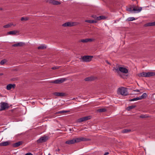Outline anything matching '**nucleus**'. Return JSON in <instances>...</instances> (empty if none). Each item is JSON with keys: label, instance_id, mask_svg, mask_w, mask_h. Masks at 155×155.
Masks as SVG:
<instances>
[{"label": "nucleus", "instance_id": "1", "mask_svg": "<svg viewBox=\"0 0 155 155\" xmlns=\"http://www.w3.org/2000/svg\"><path fill=\"white\" fill-rule=\"evenodd\" d=\"M117 93L118 94H120L124 96L128 95L127 88L123 87L119 88L118 89Z\"/></svg>", "mask_w": 155, "mask_h": 155}, {"label": "nucleus", "instance_id": "2", "mask_svg": "<svg viewBox=\"0 0 155 155\" xmlns=\"http://www.w3.org/2000/svg\"><path fill=\"white\" fill-rule=\"evenodd\" d=\"M119 66V65L117 64L116 65L117 68L114 67V68L115 70L119 74L120 72V71L121 72L124 74H127L128 73V70L126 68L123 67H120L118 66V68L117 67V66Z\"/></svg>", "mask_w": 155, "mask_h": 155}, {"label": "nucleus", "instance_id": "3", "mask_svg": "<svg viewBox=\"0 0 155 155\" xmlns=\"http://www.w3.org/2000/svg\"><path fill=\"white\" fill-rule=\"evenodd\" d=\"M67 80V78H62L60 79H56L54 81H50V83L60 84L63 83L64 81Z\"/></svg>", "mask_w": 155, "mask_h": 155}, {"label": "nucleus", "instance_id": "4", "mask_svg": "<svg viewBox=\"0 0 155 155\" xmlns=\"http://www.w3.org/2000/svg\"><path fill=\"white\" fill-rule=\"evenodd\" d=\"M93 57V56H81V59L83 62H88L91 60Z\"/></svg>", "mask_w": 155, "mask_h": 155}, {"label": "nucleus", "instance_id": "5", "mask_svg": "<svg viewBox=\"0 0 155 155\" xmlns=\"http://www.w3.org/2000/svg\"><path fill=\"white\" fill-rule=\"evenodd\" d=\"M48 139V136H44L41 137L37 141V142L38 143H42L46 142Z\"/></svg>", "mask_w": 155, "mask_h": 155}, {"label": "nucleus", "instance_id": "6", "mask_svg": "<svg viewBox=\"0 0 155 155\" xmlns=\"http://www.w3.org/2000/svg\"><path fill=\"white\" fill-rule=\"evenodd\" d=\"M0 107V111L4 110L6 109H8L9 107L8 103L3 102L1 103Z\"/></svg>", "mask_w": 155, "mask_h": 155}, {"label": "nucleus", "instance_id": "7", "mask_svg": "<svg viewBox=\"0 0 155 155\" xmlns=\"http://www.w3.org/2000/svg\"><path fill=\"white\" fill-rule=\"evenodd\" d=\"M74 139L75 143L79 142L81 141H87L90 140L89 139L84 137L77 138Z\"/></svg>", "mask_w": 155, "mask_h": 155}, {"label": "nucleus", "instance_id": "8", "mask_svg": "<svg viewBox=\"0 0 155 155\" xmlns=\"http://www.w3.org/2000/svg\"><path fill=\"white\" fill-rule=\"evenodd\" d=\"M142 8L141 7H139L138 6H136L134 5V7L132 10L135 12H139L142 10Z\"/></svg>", "mask_w": 155, "mask_h": 155}, {"label": "nucleus", "instance_id": "9", "mask_svg": "<svg viewBox=\"0 0 155 155\" xmlns=\"http://www.w3.org/2000/svg\"><path fill=\"white\" fill-rule=\"evenodd\" d=\"M48 2L49 3L53 5H58L60 4L61 3V2L59 1L53 0H50L48 1Z\"/></svg>", "mask_w": 155, "mask_h": 155}, {"label": "nucleus", "instance_id": "10", "mask_svg": "<svg viewBox=\"0 0 155 155\" xmlns=\"http://www.w3.org/2000/svg\"><path fill=\"white\" fill-rule=\"evenodd\" d=\"M23 143V141H20L15 143L13 144L12 145V146L14 147H19L20 145L22 144Z\"/></svg>", "mask_w": 155, "mask_h": 155}, {"label": "nucleus", "instance_id": "11", "mask_svg": "<svg viewBox=\"0 0 155 155\" xmlns=\"http://www.w3.org/2000/svg\"><path fill=\"white\" fill-rule=\"evenodd\" d=\"M97 78L95 77L91 76L85 78L84 80L85 81H93Z\"/></svg>", "mask_w": 155, "mask_h": 155}, {"label": "nucleus", "instance_id": "12", "mask_svg": "<svg viewBox=\"0 0 155 155\" xmlns=\"http://www.w3.org/2000/svg\"><path fill=\"white\" fill-rule=\"evenodd\" d=\"M53 94L55 96L59 97H63L65 96V94L62 92H55L53 93Z\"/></svg>", "mask_w": 155, "mask_h": 155}, {"label": "nucleus", "instance_id": "13", "mask_svg": "<svg viewBox=\"0 0 155 155\" xmlns=\"http://www.w3.org/2000/svg\"><path fill=\"white\" fill-rule=\"evenodd\" d=\"M24 45H25V43L22 42H20L13 44L12 46L13 47H21Z\"/></svg>", "mask_w": 155, "mask_h": 155}, {"label": "nucleus", "instance_id": "14", "mask_svg": "<svg viewBox=\"0 0 155 155\" xmlns=\"http://www.w3.org/2000/svg\"><path fill=\"white\" fill-rule=\"evenodd\" d=\"M10 142L9 141H5L0 143V146H5L9 145Z\"/></svg>", "mask_w": 155, "mask_h": 155}, {"label": "nucleus", "instance_id": "15", "mask_svg": "<svg viewBox=\"0 0 155 155\" xmlns=\"http://www.w3.org/2000/svg\"><path fill=\"white\" fill-rule=\"evenodd\" d=\"M146 77H149L155 76V73L154 72H149L146 73Z\"/></svg>", "mask_w": 155, "mask_h": 155}, {"label": "nucleus", "instance_id": "16", "mask_svg": "<svg viewBox=\"0 0 155 155\" xmlns=\"http://www.w3.org/2000/svg\"><path fill=\"white\" fill-rule=\"evenodd\" d=\"M75 143L74 138L71 140H67L65 142V143L68 144H72Z\"/></svg>", "mask_w": 155, "mask_h": 155}, {"label": "nucleus", "instance_id": "17", "mask_svg": "<svg viewBox=\"0 0 155 155\" xmlns=\"http://www.w3.org/2000/svg\"><path fill=\"white\" fill-rule=\"evenodd\" d=\"M18 31H13L7 32L8 35H15Z\"/></svg>", "mask_w": 155, "mask_h": 155}, {"label": "nucleus", "instance_id": "18", "mask_svg": "<svg viewBox=\"0 0 155 155\" xmlns=\"http://www.w3.org/2000/svg\"><path fill=\"white\" fill-rule=\"evenodd\" d=\"M145 25L146 26H155V21L147 23L145 24Z\"/></svg>", "mask_w": 155, "mask_h": 155}, {"label": "nucleus", "instance_id": "19", "mask_svg": "<svg viewBox=\"0 0 155 155\" xmlns=\"http://www.w3.org/2000/svg\"><path fill=\"white\" fill-rule=\"evenodd\" d=\"M106 18L105 16L101 15L97 17L96 18V20L99 21L101 19H105Z\"/></svg>", "mask_w": 155, "mask_h": 155}, {"label": "nucleus", "instance_id": "20", "mask_svg": "<svg viewBox=\"0 0 155 155\" xmlns=\"http://www.w3.org/2000/svg\"><path fill=\"white\" fill-rule=\"evenodd\" d=\"M70 110H61L58 111L57 112L56 114H62L65 113H67L70 112Z\"/></svg>", "mask_w": 155, "mask_h": 155}, {"label": "nucleus", "instance_id": "21", "mask_svg": "<svg viewBox=\"0 0 155 155\" xmlns=\"http://www.w3.org/2000/svg\"><path fill=\"white\" fill-rule=\"evenodd\" d=\"M85 21L90 23H96L97 22V21L96 20H85Z\"/></svg>", "mask_w": 155, "mask_h": 155}, {"label": "nucleus", "instance_id": "22", "mask_svg": "<svg viewBox=\"0 0 155 155\" xmlns=\"http://www.w3.org/2000/svg\"><path fill=\"white\" fill-rule=\"evenodd\" d=\"M107 110L105 108H100L97 109V112H103L106 111Z\"/></svg>", "mask_w": 155, "mask_h": 155}, {"label": "nucleus", "instance_id": "23", "mask_svg": "<svg viewBox=\"0 0 155 155\" xmlns=\"http://www.w3.org/2000/svg\"><path fill=\"white\" fill-rule=\"evenodd\" d=\"M64 27H71V22H66L62 25Z\"/></svg>", "mask_w": 155, "mask_h": 155}, {"label": "nucleus", "instance_id": "24", "mask_svg": "<svg viewBox=\"0 0 155 155\" xmlns=\"http://www.w3.org/2000/svg\"><path fill=\"white\" fill-rule=\"evenodd\" d=\"M146 73L143 72L138 74V75L139 77H146Z\"/></svg>", "mask_w": 155, "mask_h": 155}, {"label": "nucleus", "instance_id": "25", "mask_svg": "<svg viewBox=\"0 0 155 155\" xmlns=\"http://www.w3.org/2000/svg\"><path fill=\"white\" fill-rule=\"evenodd\" d=\"M136 107V105H131L127 107L126 109L128 111H130V110Z\"/></svg>", "mask_w": 155, "mask_h": 155}, {"label": "nucleus", "instance_id": "26", "mask_svg": "<svg viewBox=\"0 0 155 155\" xmlns=\"http://www.w3.org/2000/svg\"><path fill=\"white\" fill-rule=\"evenodd\" d=\"M147 96V94L146 93H144L141 96L139 97V98H140V100L142 99H144Z\"/></svg>", "mask_w": 155, "mask_h": 155}, {"label": "nucleus", "instance_id": "27", "mask_svg": "<svg viewBox=\"0 0 155 155\" xmlns=\"http://www.w3.org/2000/svg\"><path fill=\"white\" fill-rule=\"evenodd\" d=\"M134 7V5H130V7L127 9V10L128 11L132 12L133 11V10H132V9Z\"/></svg>", "mask_w": 155, "mask_h": 155}, {"label": "nucleus", "instance_id": "28", "mask_svg": "<svg viewBox=\"0 0 155 155\" xmlns=\"http://www.w3.org/2000/svg\"><path fill=\"white\" fill-rule=\"evenodd\" d=\"M85 121V118L84 117L81 118H80L78 119V122L79 123H81L82 122L84 121Z\"/></svg>", "mask_w": 155, "mask_h": 155}, {"label": "nucleus", "instance_id": "29", "mask_svg": "<svg viewBox=\"0 0 155 155\" xmlns=\"http://www.w3.org/2000/svg\"><path fill=\"white\" fill-rule=\"evenodd\" d=\"M131 130L130 129H124L122 131V132L123 133H127L129 132H130Z\"/></svg>", "mask_w": 155, "mask_h": 155}, {"label": "nucleus", "instance_id": "30", "mask_svg": "<svg viewBox=\"0 0 155 155\" xmlns=\"http://www.w3.org/2000/svg\"><path fill=\"white\" fill-rule=\"evenodd\" d=\"M135 19V18L134 17H130L128 18L127 20V21H132Z\"/></svg>", "mask_w": 155, "mask_h": 155}, {"label": "nucleus", "instance_id": "31", "mask_svg": "<svg viewBox=\"0 0 155 155\" xmlns=\"http://www.w3.org/2000/svg\"><path fill=\"white\" fill-rule=\"evenodd\" d=\"M46 47L43 45H41L38 47V49H46Z\"/></svg>", "mask_w": 155, "mask_h": 155}, {"label": "nucleus", "instance_id": "32", "mask_svg": "<svg viewBox=\"0 0 155 155\" xmlns=\"http://www.w3.org/2000/svg\"><path fill=\"white\" fill-rule=\"evenodd\" d=\"M79 24L78 22H71V27L76 26Z\"/></svg>", "mask_w": 155, "mask_h": 155}, {"label": "nucleus", "instance_id": "33", "mask_svg": "<svg viewBox=\"0 0 155 155\" xmlns=\"http://www.w3.org/2000/svg\"><path fill=\"white\" fill-rule=\"evenodd\" d=\"M139 97H137L129 100V101H134L140 100Z\"/></svg>", "mask_w": 155, "mask_h": 155}, {"label": "nucleus", "instance_id": "34", "mask_svg": "<svg viewBox=\"0 0 155 155\" xmlns=\"http://www.w3.org/2000/svg\"><path fill=\"white\" fill-rule=\"evenodd\" d=\"M28 19H29V18L27 17H21V21H27V20H28Z\"/></svg>", "mask_w": 155, "mask_h": 155}, {"label": "nucleus", "instance_id": "35", "mask_svg": "<svg viewBox=\"0 0 155 155\" xmlns=\"http://www.w3.org/2000/svg\"><path fill=\"white\" fill-rule=\"evenodd\" d=\"M149 117L147 115H141L140 116V117L142 118H146L148 117Z\"/></svg>", "mask_w": 155, "mask_h": 155}, {"label": "nucleus", "instance_id": "36", "mask_svg": "<svg viewBox=\"0 0 155 155\" xmlns=\"http://www.w3.org/2000/svg\"><path fill=\"white\" fill-rule=\"evenodd\" d=\"M7 61L5 59H3L0 62V64L1 65H3Z\"/></svg>", "mask_w": 155, "mask_h": 155}, {"label": "nucleus", "instance_id": "37", "mask_svg": "<svg viewBox=\"0 0 155 155\" xmlns=\"http://www.w3.org/2000/svg\"><path fill=\"white\" fill-rule=\"evenodd\" d=\"M6 88L8 90H10L11 88H12L11 84L8 85L6 86Z\"/></svg>", "mask_w": 155, "mask_h": 155}, {"label": "nucleus", "instance_id": "38", "mask_svg": "<svg viewBox=\"0 0 155 155\" xmlns=\"http://www.w3.org/2000/svg\"><path fill=\"white\" fill-rule=\"evenodd\" d=\"M12 25L11 24H8L5 25L3 26V27L4 28H8L10 27Z\"/></svg>", "mask_w": 155, "mask_h": 155}, {"label": "nucleus", "instance_id": "39", "mask_svg": "<svg viewBox=\"0 0 155 155\" xmlns=\"http://www.w3.org/2000/svg\"><path fill=\"white\" fill-rule=\"evenodd\" d=\"M85 118V121L87 120H90L91 119V116H88L84 117Z\"/></svg>", "mask_w": 155, "mask_h": 155}, {"label": "nucleus", "instance_id": "40", "mask_svg": "<svg viewBox=\"0 0 155 155\" xmlns=\"http://www.w3.org/2000/svg\"><path fill=\"white\" fill-rule=\"evenodd\" d=\"M80 41L82 42L83 43L87 42V39L86 38V39H81L80 40Z\"/></svg>", "mask_w": 155, "mask_h": 155}, {"label": "nucleus", "instance_id": "41", "mask_svg": "<svg viewBox=\"0 0 155 155\" xmlns=\"http://www.w3.org/2000/svg\"><path fill=\"white\" fill-rule=\"evenodd\" d=\"M87 42H91L93 41L94 39L92 38H87Z\"/></svg>", "mask_w": 155, "mask_h": 155}, {"label": "nucleus", "instance_id": "42", "mask_svg": "<svg viewBox=\"0 0 155 155\" xmlns=\"http://www.w3.org/2000/svg\"><path fill=\"white\" fill-rule=\"evenodd\" d=\"M59 67H53L51 68V69H53V70H54V69H58L59 68Z\"/></svg>", "mask_w": 155, "mask_h": 155}, {"label": "nucleus", "instance_id": "43", "mask_svg": "<svg viewBox=\"0 0 155 155\" xmlns=\"http://www.w3.org/2000/svg\"><path fill=\"white\" fill-rule=\"evenodd\" d=\"M11 85L12 86V88H14L16 87V85L15 84H11Z\"/></svg>", "mask_w": 155, "mask_h": 155}, {"label": "nucleus", "instance_id": "44", "mask_svg": "<svg viewBox=\"0 0 155 155\" xmlns=\"http://www.w3.org/2000/svg\"><path fill=\"white\" fill-rule=\"evenodd\" d=\"M91 17H92L93 18H94V19H96V18L97 17L96 16V15H92Z\"/></svg>", "mask_w": 155, "mask_h": 155}, {"label": "nucleus", "instance_id": "45", "mask_svg": "<svg viewBox=\"0 0 155 155\" xmlns=\"http://www.w3.org/2000/svg\"><path fill=\"white\" fill-rule=\"evenodd\" d=\"M17 80V79L16 78H13L11 80H12V81H15L16 80Z\"/></svg>", "mask_w": 155, "mask_h": 155}, {"label": "nucleus", "instance_id": "46", "mask_svg": "<svg viewBox=\"0 0 155 155\" xmlns=\"http://www.w3.org/2000/svg\"><path fill=\"white\" fill-rule=\"evenodd\" d=\"M105 62H106L107 64H108L110 65H111V64H110V62H108V61L107 60H106V61H105Z\"/></svg>", "mask_w": 155, "mask_h": 155}, {"label": "nucleus", "instance_id": "47", "mask_svg": "<svg viewBox=\"0 0 155 155\" xmlns=\"http://www.w3.org/2000/svg\"><path fill=\"white\" fill-rule=\"evenodd\" d=\"M134 91H137V92H140V90L138 89L134 90Z\"/></svg>", "mask_w": 155, "mask_h": 155}, {"label": "nucleus", "instance_id": "48", "mask_svg": "<svg viewBox=\"0 0 155 155\" xmlns=\"http://www.w3.org/2000/svg\"><path fill=\"white\" fill-rule=\"evenodd\" d=\"M109 154V153L108 152H106L104 153V155H107Z\"/></svg>", "mask_w": 155, "mask_h": 155}, {"label": "nucleus", "instance_id": "49", "mask_svg": "<svg viewBox=\"0 0 155 155\" xmlns=\"http://www.w3.org/2000/svg\"><path fill=\"white\" fill-rule=\"evenodd\" d=\"M60 149H59V148H58L57 149H56L55 150V151H60Z\"/></svg>", "mask_w": 155, "mask_h": 155}, {"label": "nucleus", "instance_id": "50", "mask_svg": "<svg viewBox=\"0 0 155 155\" xmlns=\"http://www.w3.org/2000/svg\"><path fill=\"white\" fill-rule=\"evenodd\" d=\"M3 75V73H0V76L2 75Z\"/></svg>", "mask_w": 155, "mask_h": 155}, {"label": "nucleus", "instance_id": "51", "mask_svg": "<svg viewBox=\"0 0 155 155\" xmlns=\"http://www.w3.org/2000/svg\"><path fill=\"white\" fill-rule=\"evenodd\" d=\"M48 155H51V154L50 153H49Z\"/></svg>", "mask_w": 155, "mask_h": 155}, {"label": "nucleus", "instance_id": "52", "mask_svg": "<svg viewBox=\"0 0 155 155\" xmlns=\"http://www.w3.org/2000/svg\"><path fill=\"white\" fill-rule=\"evenodd\" d=\"M75 98H74V99H75Z\"/></svg>", "mask_w": 155, "mask_h": 155}]
</instances>
